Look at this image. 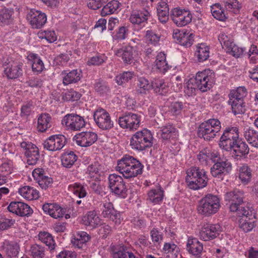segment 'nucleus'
Returning <instances> with one entry per match:
<instances>
[{
	"mask_svg": "<svg viewBox=\"0 0 258 258\" xmlns=\"http://www.w3.org/2000/svg\"><path fill=\"white\" fill-rule=\"evenodd\" d=\"M143 168V165L137 159L128 155H125L118 160L115 167L116 170L126 179L142 174Z\"/></svg>",
	"mask_w": 258,
	"mask_h": 258,
	"instance_id": "nucleus-1",
	"label": "nucleus"
},
{
	"mask_svg": "<svg viewBox=\"0 0 258 258\" xmlns=\"http://www.w3.org/2000/svg\"><path fill=\"white\" fill-rule=\"evenodd\" d=\"M185 180L188 188L198 190L207 185L209 178L205 170L192 166L186 170Z\"/></svg>",
	"mask_w": 258,
	"mask_h": 258,
	"instance_id": "nucleus-2",
	"label": "nucleus"
},
{
	"mask_svg": "<svg viewBox=\"0 0 258 258\" xmlns=\"http://www.w3.org/2000/svg\"><path fill=\"white\" fill-rule=\"evenodd\" d=\"M246 95L247 90L244 87H239L230 91L228 102L234 115L243 114L245 112L246 106L244 98Z\"/></svg>",
	"mask_w": 258,
	"mask_h": 258,
	"instance_id": "nucleus-3",
	"label": "nucleus"
},
{
	"mask_svg": "<svg viewBox=\"0 0 258 258\" xmlns=\"http://www.w3.org/2000/svg\"><path fill=\"white\" fill-rule=\"evenodd\" d=\"M220 206V200L218 196L208 194L199 201L197 208V212L203 216L210 217L217 213Z\"/></svg>",
	"mask_w": 258,
	"mask_h": 258,
	"instance_id": "nucleus-4",
	"label": "nucleus"
},
{
	"mask_svg": "<svg viewBox=\"0 0 258 258\" xmlns=\"http://www.w3.org/2000/svg\"><path fill=\"white\" fill-rule=\"evenodd\" d=\"M153 144V135L147 128L137 131L132 135L130 139V145L131 148L138 151H142L151 148Z\"/></svg>",
	"mask_w": 258,
	"mask_h": 258,
	"instance_id": "nucleus-5",
	"label": "nucleus"
},
{
	"mask_svg": "<svg viewBox=\"0 0 258 258\" xmlns=\"http://www.w3.org/2000/svg\"><path fill=\"white\" fill-rule=\"evenodd\" d=\"M220 128V122L218 119H210L200 125L198 135L205 140L210 141L215 137Z\"/></svg>",
	"mask_w": 258,
	"mask_h": 258,
	"instance_id": "nucleus-6",
	"label": "nucleus"
},
{
	"mask_svg": "<svg viewBox=\"0 0 258 258\" xmlns=\"http://www.w3.org/2000/svg\"><path fill=\"white\" fill-rule=\"evenodd\" d=\"M198 89L202 92L210 90L215 82V74L210 69L198 72L195 78Z\"/></svg>",
	"mask_w": 258,
	"mask_h": 258,
	"instance_id": "nucleus-7",
	"label": "nucleus"
},
{
	"mask_svg": "<svg viewBox=\"0 0 258 258\" xmlns=\"http://www.w3.org/2000/svg\"><path fill=\"white\" fill-rule=\"evenodd\" d=\"M61 124L68 131H78L85 127V121L82 116L70 113L64 115L61 120Z\"/></svg>",
	"mask_w": 258,
	"mask_h": 258,
	"instance_id": "nucleus-8",
	"label": "nucleus"
},
{
	"mask_svg": "<svg viewBox=\"0 0 258 258\" xmlns=\"http://www.w3.org/2000/svg\"><path fill=\"white\" fill-rule=\"evenodd\" d=\"M109 184L111 191L117 196L124 198L127 196V188L122 177L115 173L108 177Z\"/></svg>",
	"mask_w": 258,
	"mask_h": 258,
	"instance_id": "nucleus-9",
	"label": "nucleus"
},
{
	"mask_svg": "<svg viewBox=\"0 0 258 258\" xmlns=\"http://www.w3.org/2000/svg\"><path fill=\"white\" fill-rule=\"evenodd\" d=\"M171 17L177 26L183 27L191 22L192 15L188 9L175 8L171 11Z\"/></svg>",
	"mask_w": 258,
	"mask_h": 258,
	"instance_id": "nucleus-10",
	"label": "nucleus"
},
{
	"mask_svg": "<svg viewBox=\"0 0 258 258\" xmlns=\"http://www.w3.org/2000/svg\"><path fill=\"white\" fill-rule=\"evenodd\" d=\"M93 118L96 125L102 130H109L113 126L110 114L102 108L99 107L94 111Z\"/></svg>",
	"mask_w": 258,
	"mask_h": 258,
	"instance_id": "nucleus-11",
	"label": "nucleus"
},
{
	"mask_svg": "<svg viewBox=\"0 0 258 258\" xmlns=\"http://www.w3.org/2000/svg\"><path fill=\"white\" fill-rule=\"evenodd\" d=\"M119 126L130 131L136 130L140 126L141 116L133 113H128L118 118Z\"/></svg>",
	"mask_w": 258,
	"mask_h": 258,
	"instance_id": "nucleus-12",
	"label": "nucleus"
},
{
	"mask_svg": "<svg viewBox=\"0 0 258 258\" xmlns=\"http://www.w3.org/2000/svg\"><path fill=\"white\" fill-rule=\"evenodd\" d=\"M241 215L239 220V226L245 232L250 231L255 226L254 216L249 208L243 209L239 211Z\"/></svg>",
	"mask_w": 258,
	"mask_h": 258,
	"instance_id": "nucleus-13",
	"label": "nucleus"
},
{
	"mask_svg": "<svg viewBox=\"0 0 258 258\" xmlns=\"http://www.w3.org/2000/svg\"><path fill=\"white\" fill-rule=\"evenodd\" d=\"M114 54L121 57L125 63L131 64L137 60V53L133 47L130 45H123L114 50Z\"/></svg>",
	"mask_w": 258,
	"mask_h": 258,
	"instance_id": "nucleus-14",
	"label": "nucleus"
},
{
	"mask_svg": "<svg viewBox=\"0 0 258 258\" xmlns=\"http://www.w3.org/2000/svg\"><path fill=\"white\" fill-rule=\"evenodd\" d=\"M172 37L176 43L185 47H189L193 43L194 35L188 30L175 29L173 32Z\"/></svg>",
	"mask_w": 258,
	"mask_h": 258,
	"instance_id": "nucleus-15",
	"label": "nucleus"
},
{
	"mask_svg": "<svg viewBox=\"0 0 258 258\" xmlns=\"http://www.w3.org/2000/svg\"><path fill=\"white\" fill-rule=\"evenodd\" d=\"M227 198L232 201L230 206V210L231 212H236L239 217L241 215L239 213V211L243 209L249 208L248 207H243L241 204L243 199V192L239 189H234L233 191L227 194Z\"/></svg>",
	"mask_w": 258,
	"mask_h": 258,
	"instance_id": "nucleus-16",
	"label": "nucleus"
},
{
	"mask_svg": "<svg viewBox=\"0 0 258 258\" xmlns=\"http://www.w3.org/2000/svg\"><path fill=\"white\" fill-rule=\"evenodd\" d=\"M97 135L93 132H83L77 134L73 141L81 147H87L93 145L97 140Z\"/></svg>",
	"mask_w": 258,
	"mask_h": 258,
	"instance_id": "nucleus-17",
	"label": "nucleus"
},
{
	"mask_svg": "<svg viewBox=\"0 0 258 258\" xmlns=\"http://www.w3.org/2000/svg\"><path fill=\"white\" fill-rule=\"evenodd\" d=\"M197 159L202 165H210L221 160L219 154L206 148L200 151L197 155Z\"/></svg>",
	"mask_w": 258,
	"mask_h": 258,
	"instance_id": "nucleus-18",
	"label": "nucleus"
},
{
	"mask_svg": "<svg viewBox=\"0 0 258 258\" xmlns=\"http://www.w3.org/2000/svg\"><path fill=\"white\" fill-rule=\"evenodd\" d=\"M22 148L25 150V155L27 158V163L29 165L35 164L39 157L37 147L29 142H23L21 144Z\"/></svg>",
	"mask_w": 258,
	"mask_h": 258,
	"instance_id": "nucleus-19",
	"label": "nucleus"
},
{
	"mask_svg": "<svg viewBox=\"0 0 258 258\" xmlns=\"http://www.w3.org/2000/svg\"><path fill=\"white\" fill-rule=\"evenodd\" d=\"M27 19L33 28L41 27L47 21L45 14L35 9L30 10L27 15Z\"/></svg>",
	"mask_w": 258,
	"mask_h": 258,
	"instance_id": "nucleus-20",
	"label": "nucleus"
},
{
	"mask_svg": "<svg viewBox=\"0 0 258 258\" xmlns=\"http://www.w3.org/2000/svg\"><path fill=\"white\" fill-rule=\"evenodd\" d=\"M7 208L10 212L22 217L28 216L33 212L28 205L22 202H12Z\"/></svg>",
	"mask_w": 258,
	"mask_h": 258,
	"instance_id": "nucleus-21",
	"label": "nucleus"
},
{
	"mask_svg": "<svg viewBox=\"0 0 258 258\" xmlns=\"http://www.w3.org/2000/svg\"><path fill=\"white\" fill-rule=\"evenodd\" d=\"M164 198V191L160 186L150 188L147 193V202L153 206L161 205Z\"/></svg>",
	"mask_w": 258,
	"mask_h": 258,
	"instance_id": "nucleus-22",
	"label": "nucleus"
},
{
	"mask_svg": "<svg viewBox=\"0 0 258 258\" xmlns=\"http://www.w3.org/2000/svg\"><path fill=\"white\" fill-rule=\"evenodd\" d=\"M229 151L233 157L241 156L247 154L249 152V148L247 145L239 139L235 141H230L228 143Z\"/></svg>",
	"mask_w": 258,
	"mask_h": 258,
	"instance_id": "nucleus-23",
	"label": "nucleus"
},
{
	"mask_svg": "<svg viewBox=\"0 0 258 258\" xmlns=\"http://www.w3.org/2000/svg\"><path fill=\"white\" fill-rule=\"evenodd\" d=\"M65 144V137L61 135L51 136L44 143V147L49 151L61 149Z\"/></svg>",
	"mask_w": 258,
	"mask_h": 258,
	"instance_id": "nucleus-24",
	"label": "nucleus"
},
{
	"mask_svg": "<svg viewBox=\"0 0 258 258\" xmlns=\"http://www.w3.org/2000/svg\"><path fill=\"white\" fill-rule=\"evenodd\" d=\"M82 223L90 229H94L101 225V219L94 211H89L83 216Z\"/></svg>",
	"mask_w": 258,
	"mask_h": 258,
	"instance_id": "nucleus-25",
	"label": "nucleus"
},
{
	"mask_svg": "<svg viewBox=\"0 0 258 258\" xmlns=\"http://www.w3.org/2000/svg\"><path fill=\"white\" fill-rule=\"evenodd\" d=\"M186 250L191 255L196 257H200L203 250L202 243L193 237L188 238L186 242Z\"/></svg>",
	"mask_w": 258,
	"mask_h": 258,
	"instance_id": "nucleus-26",
	"label": "nucleus"
},
{
	"mask_svg": "<svg viewBox=\"0 0 258 258\" xmlns=\"http://www.w3.org/2000/svg\"><path fill=\"white\" fill-rule=\"evenodd\" d=\"M22 64L16 61H10L5 64L4 73L9 79H15L22 75Z\"/></svg>",
	"mask_w": 258,
	"mask_h": 258,
	"instance_id": "nucleus-27",
	"label": "nucleus"
},
{
	"mask_svg": "<svg viewBox=\"0 0 258 258\" xmlns=\"http://www.w3.org/2000/svg\"><path fill=\"white\" fill-rule=\"evenodd\" d=\"M217 234L216 225L210 224H205L201 228L199 236L201 239L208 241L215 238Z\"/></svg>",
	"mask_w": 258,
	"mask_h": 258,
	"instance_id": "nucleus-28",
	"label": "nucleus"
},
{
	"mask_svg": "<svg viewBox=\"0 0 258 258\" xmlns=\"http://www.w3.org/2000/svg\"><path fill=\"white\" fill-rule=\"evenodd\" d=\"M44 212L55 218H60L63 216L64 210L56 203H46L42 206Z\"/></svg>",
	"mask_w": 258,
	"mask_h": 258,
	"instance_id": "nucleus-29",
	"label": "nucleus"
},
{
	"mask_svg": "<svg viewBox=\"0 0 258 258\" xmlns=\"http://www.w3.org/2000/svg\"><path fill=\"white\" fill-rule=\"evenodd\" d=\"M237 176L244 185L248 184L251 180L252 169L246 164H243L237 169Z\"/></svg>",
	"mask_w": 258,
	"mask_h": 258,
	"instance_id": "nucleus-30",
	"label": "nucleus"
},
{
	"mask_svg": "<svg viewBox=\"0 0 258 258\" xmlns=\"http://www.w3.org/2000/svg\"><path fill=\"white\" fill-rule=\"evenodd\" d=\"M0 249L5 252L8 256L15 257L18 254L20 247L16 242L5 240L1 243Z\"/></svg>",
	"mask_w": 258,
	"mask_h": 258,
	"instance_id": "nucleus-31",
	"label": "nucleus"
},
{
	"mask_svg": "<svg viewBox=\"0 0 258 258\" xmlns=\"http://www.w3.org/2000/svg\"><path fill=\"white\" fill-rule=\"evenodd\" d=\"M62 83L64 85H68L78 82L81 78V71L77 69L73 70L70 72L63 71L61 73Z\"/></svg>",
	"mask_w": 258,
	"mask_h": 258,
	"instance_id": "nucleus-32",
	"label": "nucleus"
},
{
	"mask_svg": "<svg viewBox=\"0 0 258 258\" xmlns=\"http://www.w3.org/2000/svg\"><path fill=\"white\" fill-rule=\"evenodd\" d=\"M18 193L24 199L28 201L35 200L39 197V192L35 188L28 185L20 187Z\"/></svg>",
	"mask_w": 258,
	"mask_h": 258,
	"instance_id": "nucleus-33",
	"label": "nucleus"
},
{
	"mask_svg": "<svg viewBox=\"0 0 258 258\" xmlns=\"http://www.w3.org/2000/svg\"><path fill=\"white\" fill-rule=\"evenodd\" d=\"M149 16L150 13L146 10L134 12L130 16V20L134 24L144 26Z\"/></svg>",
	"mask_w": 258,
	"mask_h": 258,
	"instance_id": "nucleus-34",
	"label": "nucleus"
},
{
	"mask_svg": "<svg viewBox=\"0 0 258 258\" xmlns=\"http://www.w3.org/2000/svg\"><path fill=\"white\" fill-rule=\"evenodd\" d=\"M156 68L161 73L165 74L170 68V66L166 60V55L163 52H159L154 62Z\"/></svg>",
	"mask_w": 258,
	"mask_h": 258,
	"instance_id": "nucleus-35",
	"label": "nucleus"
},
{
	"mask_svg": "<svg viewBox=\"0 0 258 258\" xmlns=\"http://www.w3.org/2000/svg\"><path fill=\"white\" fill-rule=\"evenodd\" d=\"M195 55L199 62H203L210 56V48L205 43H199L196 45Z\"/></svg>",
	"mask_w": 258,
	"mask_h": 258,
	"instance_id": "nucleus-36",
	"label": "nucleus"
},
{
	"mask_svg": "<svg viewBox=\"0 0 258 258\" xmlns=\"http://www.w3.org/2000/svg\"><path fill=\"white\" fill-rule=\"evenodd\" d=\"M151 87L155 93L159 95H166L169 91L168 84L162 79H154L152 82Z\"/></svg>",
	"mask_w": 258,
	"mask_h": 258,
	"instance_id": "nucleus-37",
	"label": "nucleus"
},
{
	"mask_svg": "<svg viewBox=\"0 0 258 258\" xmlns=\"http://www.w3.org/2000/svg\"><path fill=\"white\" fill-rule=\"evenodd\" d=\"M157 134L162 139L168 140L175 138L177 131L172 125L169 124L161 127Z\"/></svg>",
	"mask_w": 258,
	"mask_h": 258,
	"instance_id": "nucleus-38",
	"label": "nucleus"
},
{
	"mask_svg": "<svg viewBox=\"0 0 258 258\" xmlns=\"http://www.w3.org/2000/svg\"><path fill=\"white\" fill-rule=\"evenodd\" d=\"M51 126V117L48 113L41 114L37 120V128L39 132H44Z\"/></svg>",
	"mask_w": 258,
	"mask_h": 258,
	"instance_id": "nucleus-39",
	"label": "nucleus"
},
{
	"mask_svg": "<svg viewBox=\"0 0 258 258\" xmlns=\"http://www.w3.org/2000/svg\"><path fill=\"white\" fill-rule=\"evenodd\" d=\"M120 7L121 4L118 1H111L103 7L101 14L102 16H105L117 13L120 11Z\"/></svg>",
	"mask_w": 258,
	"mask_h": 258,
	"instance_id": "nucleus-40",
	"label": "nucleus"
},
{
	"mask_svg": "<svg viewBox=\"0 0 258 258\" xmlns=\"http://www.w3.org/2000/svg\"><path fill=\"white\" fill-rule=\"evenodd\" d=\"M245 51V48L239 46L233 41H227V53L239 58L243 56Z\"/></svg>",
	"mask_w": 258,
	"mask_h": 258,
	"instance_id": "nucleus-41",
	"label": "nucleus"
},
{
	"mask_svg": "<svg viewBox=\"0 0 258 258\" xmlns=\"http://www.w3.org/2000/svg\"><path fill=\"white\" fill-rule=\"evenodd\" d=\"M244 137L249 144L258 148V132L253 128L248 127L244 129Z\"/></svg>",
	"mask_w": 258,
	"mask_h": 258,
	"instance_id": "nucleus-42",
	"label": "nucleus"
},
{
	"mask_svg": "<svg viewBox=\"0 0 258 258\" xmlns=\"http://www.w3.org/2000/svg\"><path fill=\"white\" fill-rule=\"evenodd\" d=\"M28 59L32 63V69L33 72L39 73L44 69V64L37 54L33 53H30L28 55Z\"/></svg>",
	"mask_w": 258,
	"mask_h": 258,
	"instance_id": "nucleus-43",
	"label": "nucleus"
},
{
	"mask_svg": "<svg viewBox=\"0 0 258 258\" xmlns=\"http://www.w3.org/2000/svg\"><path fill=\"white\" fill-rule=\"evenodd\" d=\"M90 236L86 232L79 231L72 238L71 241L73 244L78 248H81L83 245L88 241Z\"/></svg>",
	"mask_w": 258,
	"mask_h": 258,
	"instance_id": "nucleus-44",
	"label": "nucleus"
},
{
	"mask_svg": "<svg viewBox=\"0 0 258 258\" xmlns=\"http://www.w3.org/2000/svg\"><path fill=\"white\" fill-rule=\"evenodd\" d=\"M68 188L69 191L79 198H83L87 195L86 187L80 183L75 182L71 184L68 186Z\"/></svg>",
	"mask_w": 258,
	"mask_h": 258,
	"instance_id": "nucleus-45",
	"label": "nucleus"
},
{
	"mask_svg": "<svg viewBox=\"0 0 258 258\" xmlns=\"http://www.w3.org/2000/svg\"><path fill=\"white\" fill-rule=\"evenodd\" d=\"M220 160L215 162V164L211 169V172L213 176L223 179L224 177V172L226 163L224 161L220 162Z\"/></svg>",
	"mask_w": 258,
	"mask_h": 258,
	"instance_id": "nucleus-46",
	"label": "nucleus"
},
{
	"mask_svg": "<svg viewBox=\"0 0 258 258\" xmlns=\"http://www.w3.org/2000/svg\"><path fill=\"white\" fill-rule=\"evenodd\" d=\"M112 248L113 258H137L132 252L125 251L122 247L113 246Z\"/></svg>",
	"mask_w": 258,
	"mask_h": 258,
	"instance_id": "nucleus-47",
	"label": "nucleus"
},
{
	"mask_svg": "<svg viewBox=\"0 0 258 258\" xmlns=\"http://www.w3.org/2000/svg\"><path fill=\"white\" fill-rule=\"evenodd\" d=\"M145 39L148 43L154 46L159 45L161 41V35L151 30L146 31Z\"/></svg>",
	"mask_w": 258,
	"mask_h": 258,
	"instance_id": "nucleus-48",
	"label": "nucleus"
},
{
	"mask_svg": "<svg viewBox=\"0 0 258 258\" xmlns=\"http://www.w3.org/2000/svg\"><path fill=\"white\" fill-rule=\"evenodd\" d=\"M211 10V13L215 18L221 21H225L226 20L225 9L220 4L217 3L212 5Z\"/></svg>",
	"mask_w": 258,
	"mask_h": 258,
	"instance_id": "nucleus-49",
	"label": "nucleus"
},
{
	"mask_svg": "<svg viewBox=\"0 0 258 258\" xmlns=\"http://www.w3.org/2000/svg\"><path fill=\"white\" fill-rule=\"evenodd\" d=\"M37 36L41 39H45L48 43H53L57 40L55 31L50 29L39 31L37 33Z\"/></svg>",
	"mask_w": 258,
	"mask_h": 258,
	"instance_id": "nucleus-50",
	"label": "nucleus"
},
{
	"mask_svg": "<svg viewBox=\"0 0 258 258\" xmlns=\"http://www.w3.org/2000/svg\"><path fill=\"white\" fill-rule=\"evenodd\" d=\"M135 76V74L134 72H124L115 77V81L118 85H122L128 82L134 78Z\"/></svg>",
	"mask_w": 258,
	"mask_h": 258,
	"instance_id": "nucleus-51",
	"label": "nucleus"
},
{
	"mask_svg": "<svg viewBox=\"0 0 258 258\" xmlns=\"http://www.w3.org/2000/svg\"><path fill=\"white\" fill-rule=\"evenodd\" d=\"M77 159V156L74 152L66 153L61 157L62 165L67 168H70Z\"/></svg>",
	"mask_w": 258,
	"mask_h": 258,
	"instance_id": "nucleus-52",
	"label": "nucleus"
},
{
	"mask_svg": "<svg viewBox=\"0 0 258 258\" xmlns=\"http://www.w3.org/2000/svg\"><path fill=\"white\" fill-rule=\"evenodd\" d=\"M197 89H198V88L196 83L195 79L192 78H190L185 82L184 87V92L187 96H190L196 94Z\"/></svg>",
	"mask_w": 258,
	"mask_h": 258,
	"instance_id": "nucleus-53",
	"label": "nucleus"
},
{
	"mask_svg": "<svg viewBox=\"0 0 258 258\" xmlns=\"http://www.w3.org/2000/svg\"><path fill=\"white\" fill-rule=\"evenodd\" d=\"M151 85L148 80L145 78L141 77L138 79L137 86V91L139 93L146 94L149 92Z\"/></svg>",
	"mask_w": 258,
	"mask_h": 258,
	"instance_id": "nucleus-54",
	"label": "nucleus"
},
{
	"mask_svg": "<svg viewBox=\"0 0 258 258\" xmlns=\"http://www.w3.org/2000/svg\"><path fill=\"white\" fill-rule=\"evenodd\" d=\"M38 238L50 248L53 249L54 248V240L49 233L45 231H41L38 234Z\"/></svg>",
	"mask_w": 258,
	"mask_h": 258,
	"instance_id": "nucleus-55",
	"label": "nucleus"
},
{
	"mask_svg": "<svg viewBox=\"0 0 258 258\" xmlns=\"http://www.w3.org/2000/svg\"><path fill=\"white\" fill-rule=\"evenodd\" d=\"M13 11L7 9H3L0 11V25L8 24L12 21V15Z\"/></svg>",
	"mask_w": 258,
	"mask_h": 258,
	"instance_id": "nucleus-56",
	"label": "nucleus"
},
{
	"mask_svg": "<svg viewBox=\"0 0 258 258\" xmlns=\"http://www.w3.org/2000/svg\"><path fill=\"white\" fill-rule=\"evenodd\" d=\"M103 206L102 215L105 218H109L115 211L112 204L109 201L108 199H104Z\"/></svg>",
	"mask_w": 258,
	"mask_h": 258,
	"instance_id": "nucleus-57",
	"label": "nucleus"
},
{
	"mask_svg": "<svg viewBox=\"0 0 258 258\" xmlns=\"http://www.w3.org/2000/svg\"><path fill=\"white\" fill-rule=\"evenodd\" d=\"M188 106V104H183L181 102H175L171 104L170 110L173 114L177 115L180 113L181 110L184 112L187 111Z\"/></svg>",
	"mask_w": 258,
	"mask_h": 258,
	"instance_id": "nucleus-58",
	"label": "nucleus"
},
{
	"mask_svg": "<svg viewBox=\"0 0 258 258\" xmlns=\"http://www.w3.org/2000/svg\"><path fill=\"white\" fill-rule=\"evenodd\" d=\"M13 163L10 160L6 161L0 165V173L7 177L13 172Z\"/></svg>",
	"mask_w": 258,
	"mask_h": 258,
	"instance_id": "nucleus-59",
	"label": "nucleus"
},
{
	"mask_svg": "<svg viewBox=\"0 0 258 258\" xmlns=\"http://www.w3.org/2000/svg\"><path fill=\"white\" fill-rule=\"evenodd\" d=\"M239 139V132L236 126L227 127V145L230 141H235Z\"/></svg>",
	"mask_w": 258,
	"mask_h": 258,
	"instance_id": "nucleus-60",
	"label": "nucleus"
},
{
	"mask_svg": "<svg viewBox=\"0 0 258 258\" xmlns=\"http://www.w3.org/2000/svg\"><path fill=\"white\" fill-rule=\"evenodd\" d=\"M107 57L104 54H97L90 57L87 61L89 66H99L105 62Z\"/></svg>",
	"mask_w": 258,
	"mask_h": 258,
	"instance_id": "nucleus-61",
	"label": "nucleus"
},
{
	"mask_svg": "<svg viewBox=\"0 0 258 258\" xmlns=\"http://www.w3.org/2000/svg\"><path fill=\"white\" fill-rule=\"evenodd\" d=\"M81 94L74 90L66 92L62 96V99L66 101H75L79 99Z\"/></svg>",
	"mask_w": 258,
	"mask_h": 258,
	"instance_id": "nucleus-62",
	"label": "nucleus"
},
{
	"mask_svg": "<svg viewBox=\"0 0 258 258\" xmlns=\"http://www.w3.org/2000/svg\"><path fill=\"white\" fill-rule=\"evenodd\" d=\"M15 223V220L13 219L7 218L0 216V230L3 231L11 227Z\"/></svg>",
	"mask_w": 258,
	"mask_h": 258,
	"instance_id": "nucleus-63",
	"label": "nucleus"
},
{
	"mask_svg": "<svg viewBox=\"0 0 258 258\" xmlns=\"http://www.w3.org/2000/svg\"><path fill=\"white\" fill-rule=\"evenodd\" d=\"M29 252L32 258H42L43 248L37 244H33Z\"/></svg>",
	"mask_w": 258,
	"mask_h": 258,
	"instance_id": "nucleus-64",
	"label": "nucleus"
}]
</instances>
